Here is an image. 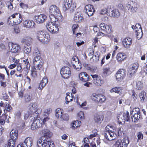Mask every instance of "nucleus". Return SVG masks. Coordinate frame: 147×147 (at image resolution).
Returning <instances> with one entry per match:
<instances>
[{
	"mask_svg": "<svg viewBox=\"0 0 147 147\" xmlns=\"http://www.w3.org/2000/svg\"><path fill=\"white\" fill-rule=\"evenodd\" d=\"M140 114L136 113H131V121L135 123L137 122L139 119L140 118Z\"/></svg>",
	"mask_w": 147,
	"mask_h": 147,
	"instance_id": "30",
	"label": "nucleus"
},
{
	"mask_svg": "<svg viewBox=\"0 0 147 147\" xmlns=\"http://www.w3.org/2000/svg\"><path fill=\"white\" fill-rule=\"evenodd\" d=\"M132 98L134 100L136 101L137 98V95L134 92V91H132Z\"/></svg>",
	"mask_w": 147,
	"mask_h": 147,
	"instance_id": "63",
	"label": "nucleus"
},
{
	"mask_svg": "<svg viewBox=\"0 0 147 147\" xmlns=\"http://www.w3.org/2000/svg\"><path fill=\"white\" fill-rule=\"evenodd\" d=\"M116 59L119 63H121L126 58V55L123 53H119L117 55Z\"/></svg>",
	"mask_w": 147,
	"mask_h": 147,
	"instance_id": "22",
	"label": "nucleus"
},
{
	"mask_svg": "<svg viewBox=\"0 0 147 147\" xmlns=\"http://www.w3.org/2000/svg\"><path fill=\"white\" fill-rule=\"evenodd\" d=\"M22 143L26 147H31L32 145L33 139L30 137H27L25 140L24 143Z\"/></svg>",
	"mask_w": 147,
	"mask_h": 147,
	"instance_id": "25",
	"label": "nucleus"
},
{
	"mask_svg": "<svg viewBox=\"0 0 147 147\" xmlns=\"http://www.w3.org/2000/svg\"><path fill=\"white\" fill-rule=\"evenodd\" d=\"M103 74L105 76L109 75L111 73L109 68H105L103 69Z\"/></svg>",
	"mask_w": 147,
	"mask_h": 147,
	"instance_id": "46",
	"label": "nucleus"
},
{
	"mask_svg": "<svg viewBox=\"0 0 147 147\" xmlns=\"http://www.w3.org/2000/svg\"><path fill=\"white\" fill-rule=\"evenodd\" d=\"M111 9L110 8L108 9H107L106 8L102 9L99 11L100 13V14H107L109 16V13H110Z\"/></svg>",
	"mask_w": 147,
	"mask_h": 147,
	"instance_id": "40",
	"label": "nucleus"
},
{
	"mask_svg": "<svg viewBox=\"0 0 147 147\" xmlns=\"http://www.w3.org/2000/svg\"><path fill=\"white\" fill-rule=\"evenodd\" d=\"M36 22L38 24L44 22L47 19V16L45 15L40 14L35 16L34 18Z\"/></svg>",
	"mask_w": 147,
	"mask_h": 147,
	"instance_id": "15",
	"label": "nucleus"
},
{
	"mask_svg": "<svg viewBox=\"0 0 147 147\" xmlns=\"http://www.w3.org/2000/svg\"><path fill=\"white\" fill-rule=\"evenodd\" d=\"M16 140H14L13 139H10L8 142V145L9 147H14L15 142Z\"/></svg>",
	"mask_w": 147,
	"mask_h": 147,
	"instance_id": "49",
	"label": "nucleus"
},
{
	"mask_svg": "<svg viewBox=\"0 0 147 147\" xmlns=\"http://www.w3.org/2000/svg\"><path fill=\"white\" fill-rule=\"evenodd\" d=\"M125 74L126 71L124 69H122L119 70L116 74V80L121 82L124 78Z\"/></svg>",
	"mask_w": 147,
	"mask_h": 147,
	"instance_id": "13",
	"label": "nucleus"
},
{
	"mask_svg": "<svg viewBox=\"0 0 147 147\" xmlns=\"http://www.w3.org/2000/svg\"><path fill=\"white\" fill-rule=\"evenodd\" d=\"M100 94L93 93L91 96V98L92 100H94L96 102H98Z\"/></svg>",
	"mask_w": 147,
	"mask_h": 147,
	"instance_id": "48",
	"label": "nucleus"
},
{
	"mask_svg": "<svg viewBox=\"0 0 147 147\" xmlns=\"http://www.w3.org/2000/svg\"><path fill=\"white\" fill-rule=\"evenodd\" d=\"M49 12L50 16L51 18L54 17L57 20H59V22H62L63 20V18L61 14V12L59 8L56 5H52L49 8Z\"/></svg>",
	"mask_w": 147,
	"mask_h": 147,
	"instance_id": "2",
	"label": "nucleus"
},
{
	"mask_svg": "<svg viewBox=\"0 0 147 147\" xmlns=\"http://www.w3.org/2000/svg\"><path fill=\"white\" fill-rule=\"evenodd\" d=\"M10 50L12 52H17L18 50V47L16 45H15L14 44L13 45V47L12 49H11Z\"/></svg>",
	"mask_w": 147,
	"mask_h": 147,
	"instance_id": "59",
	"label": "nucleus"
},
{
	"mask_svg": "<svg viewBox=\"0 0 147 147\" xmlns=\"http://www.w3.org/2000/svg\"><path fill=\"white\" fill-rule=\"evenodd\" d=\"M30 66L28 59H26L24 58L19 59V67H20V69L26 68L28 70L29 69Z\"/></svg>",
	"mask_w": 147,
	"mask_h": 147,
	"instance_id": "10",
	"label": "nucleus"
},
{
	"mask_svg": "<svg viewBox=\"0 0 147 147\" xmlns=\"http://www.w3.org/2000/svg\"><path fill=\"white\" fill-rule=\"evenodd\" d=\"M20 123L21 124L19 127V131H20V132H22L25 129V123L24 121H20ZM19 132L20 131H19Z\"/></svg>",
	"mask_w": 147,
	"mask_h": 147,
	"instance_id": "47",
	"label": "nucleus"
},
{
	"mask_svg": "<svg viewBox=\"0 0 147 147\" xmlns=\"http://www.w3.org/2000/svg\"><path fill=\"white\" fill-rule=\"evenodd\" d=\"M129 143L128 138H123V140L119 139L115 141L114 145L115 147H127Z\"/></svg>",
	"mask_w": 147,
	"mask_h": 147,
	"instance_id": "8",
	"label": "nucleus"
},
{
	"mask_svg": "<svg viewBox=\"0 0 147 147\" xmlns=\"http://www.w3.org/2000/svg\"><path fill=\"white\" fill-rule=\"evenodd\" d=\"M138 67V65L137 63H135L132 65L128 70L127 74L129 77L131 78L133 76L134 73L136 72Z\"/></svg>",
	"mask_w": 147,
	"mask_h": 147,
	"instance_id": "17",
	"label": "nucleus"
},
{
	"mask_svg": "<svg viewBox=\"0 0 147 147\" xmlns=\"http://www.w3.org/2000/svg\"><path fill=\"white\" fill-rule=\"evenodd\" d=\"M36 37L40 41L46 44L49 42L50 40V35L45 33L43 30L38 31L37 32Z\"/></svg>",
	"mask_w": 147,
	"mask_h": 147,
	"instance_id": "4",
	"label": "nucleus"
},
{
	"mask_svg": "<svg viewBox=\"0 0 147 147\" xmlns=\"http://www.w3.org/2000/svg\"><path fill=\"white\" fill-rule=\"evenodd\" d=\"M72 0H64L63 4V9L65 11L69 9L70 13L73 12L75 10L76 7V3H74L71 4Z\"/></svg>",
	"mask_w": 147,
	"mask_h": 147,
	"instance_id": "5",
	"label": "nucleus"
},
{
	"mask_svg": "<svg viewBox=\"0 0 147 147\" xmlns=\"http://www.w3.org/2000/svg\"><path fill=\"white\" fill-rule=\"evenodd\" d=\"M31 51V49L30 46H24V51L25 53L26 54L29 53Z\"/></svg>",
	"mask_w": 147,
	"mask_h": 147,
	"instance_id": "51",
	"label": "nucleus"
},
{
	"mask_svg": "<svg viewBox=\"0 0 147 147\" xmlns=\"http://www.w3.org/2000/svg\"><path fill=\"white\" fill-rule=\"evenodd\" d=\"M51 22H49L47 25V27L48 30L52 33L56 34L59 31V29L56 23L57 20L54 17L51 18L50 16Z\"/></svg>",
	"mask_w": 147,
	"mask_h": 147,
	"instance_id": "3",
	"label": "nucleus"
},
{
	"mask_svg": "<svg viewBox=\"0 0 147 147\" xmlns=\"http://www.w3.org/2000/svg\"><path fill=\"white\" fill-rule=\"evenodd\" d=\"M80 80L84 82H87L89 80V77L86 72H82L80 73L78 76Z\"/></svg>",
	"mask_w": 147,
	"mask_h": 147,
	"instance_id": "20",
	"label": "nucleus"
},
{
	"mask_svg": "<svg viewBox=\"0 0 147 147\" xmlns=\"http://www.w3.org/2000/svg\"><path fill=\"white\" fill-rule=\"evenodd\" d=\"M61 118L63 120L65 121H67L69 119L68 115L66 114L63 115Z\"/></svg>",
	"mask_w": 147,
	"mask_h": 147,
	"instance_id": "61",
	"label": "nucleus"
},
{
	"mask_svg": "<svg viewBox=\"0 0 147 147\" xmlns=\"http://www.w3.org/2000/svg\"><path fill=\"white\" fill-rule=\"evenodd\" d=\"M40 53V52L37 48H36L34 49L33 53V55L34 57L39 56Z\"/></svg>",
	"mask_w": 147,
	"mask_h": 147,
	"instance_id": "58",
	"label": "nucleus"
},
{
	"mask_svg": "<svg viewBox=\"0 0 147 147\" xmlns=\"http://www.w3.org/2000/svg\"><path fill=\"white\" fill-rule=\"evenodd\" d=\"M110 131H107L105 132L104 134L105 138L108 140L109 141L111 140H113V139L110 138Z\"/></svg>",
	"mask_w": 147,
	"mask_h": 147,
	"instance_id": "54",
	"label": "nucleus"
},
{
	"mask_svg": "<svg viewBox=\"0 0 147 147\" xmlns=\"http://www.w3.org/2000/svg\"><path fill=\"white\" fill-rule=\"evenodd\" d=\"M78 25L76 24H73L72 26L73 33L74 34H76V31L78 27Z\"/></svg>",
	"mask_w": 147,
	"mask_h": 147,
	"instance_id": "60",
	"label": "nucleus"
},
{
	"mask_svg": "<svg viewBox=\"0 0 147 147\" xmlns=\"http://www.w3.org/2000/svg\"><path fill=\"white\" fill-rule=\"evenodd\" d=\"M99 98L98 99V102H104L106 100V98L105 97L101 94H100Z\"/></svg>",
	"mask_w": 147,
	"mask_h": 147,
	"instance_id": "53",
	"label": "nucleus"
},
{
	"mask_svg": "<svg viewBox=\"0 0 147 147\" xmlns=\"http://www.w3.org/2000/svg\"><path fill=\"white\" fill-rule=\"evenodd\" d=\"M35 117V116L33 117V122L31 126V129L32 130H35L37 128L40 127L43 125L42 124V120L40 118Z\"/></svg>",
	"mask_w": 147,
	"mask_h": 147,
	"instance_id": "6",
	"label": "nucleus"
},
{
	"mask_svg": "<svg viewBox=\"0 0 147 147\" xmlns=\"http://www.w3.org/2000/svg\"><path fill=\"white\" fill-rule=\"evenodd\" d=\"M28 111L32 113L33 115L37 117L38 115L41 113V110L39 109H37L36 105L34 103H30L28 106Z\"/></svg>",
	"mask_w": 147,
	"mask_h": 147,
	"instance_id": "7",
	"label": "nucleus"
},
{
	"mask_svg": "<svg viewBox=\"0 0 147 147\" xmlns=\"http://www.w3.org/2000/svg\"><path fill=\"white\" fill-rule=\"evenodd\" d=\"M103 117L98 114H96L94 117V120L96 122H100L101 121L103 120Z\"/></svg>",
	"mask_w": 147,
	"mask_h": 147,
	"instance_id": "37",
	"label": "nucleus"
},
{
	"mask_svg": "<svg viewBox=\"0 0 147 147\" xmlns=\"http://www.w3.org/2000/svg\"><path fill=\"white\" fill-rule=\"evenodd\" d=\"M55 115L57 118L61 117L63 115L60 109L58 108L56 109L55 112Z\"/></svg>",
	"mask_w": 147,
	"mask_h": 147,
	"instance_id": "44",
	"label": "nucleus"
},
{
	"mask_svg": "<svg viewBox=\"0 0 147 147\" xmlns=\"http://www.w3.org/2000/svg\"><path fill=\"white\" fill-rule=\"evenodd\" d=\"M131 28L135 30V32H136L137 31H138L139 29H142L140 25L139 24H136L135 26H132Z\"/></svg>",
	"mask_w": 147,
	"mask_h": 147,
	"instance_id": "50",
	"label": "nucleus"
},
{
	"mask_svg": "<svg viewBox=\"0 0 147 147\" xmlns=\"http://www.w3.org/2000/svg\"><path fill=\"white\" fill-rule=\"evenodd\" d=\"M13 21L12 26L14 27V32L17 33L18 32V20H13Z\"/></svg>",
	"mask_w": 147,
	"mask_h": 147,
	"instance_id": "34",
	"label": "nucleus"
},
{
	"mask_svg": "<svg viewBox=\"0 0 147 147\" xmlns=\"http://www.w3.org/2000/svg\"><path fill=\"white\" fill-rule=\"evenodd\" d=\"M77 117L79 119H80L82 120L84 119V114L83 112L80 111L78 114Z\"/></svg>",
	"mask_w": 147,
	"mask_h": 147,
	"instance_id": "55",
	"label": "nucleus"
},
{
	"mask_svg": "<svg viewBox=\"0 0 147 147\" xmlns=\"http://www.w3.org/2000/svg\"><path fill=\"white\" fill-rule=\"evenodd\" d=\"M48 80L45 77H44L41 81L38 89L40 90H41L48 83Z\"/></svg>",
	"mask_w": 147,
	"mask_h": 147,
	"instance_id": "28",
	"label": "nucleus"
},
{
	"mask_svg": "<svg viewBox=\"0 0 147 147\" xmlns=\"http://www.w3.org/2000/svg\"><path fill=\"white\" fill-rule=\"evenodd\" d=\"M137 135L138 138L137 142H138L140 140L143 139V135L142 133L139 132L137 133Z\"/></svg>",
	"mask_w": 147,
	"mask_h": 147,
	"instance_id": "56",
	"label": "nucleus"
},
{
	"mask_svg": "<svg viewBox=\"0 0 147 147\" xmlns=\"http://www.w3.org/2000/svg\"><path fill=\"white\" fill-rule=\"evenodd\" d=\"M110 12L109 13V16L111 17L117 18L120 15V12L118 9H114L113 10L111 9Z\"/></svg>",
	"mask_w": 147,
	"mask_h": 147,
	"instance_id": "29",
	"label": "nucleus"
},
{
	"mask_svg": "<svg viewBox=\"0 0 147 147\" xmlns=\"http://www.w3.org/2000/svg\"><path fill=\"white\" fill-rule=\"evenodd\" d=\"M74 19L76 22H80L84 20V18L82 14L79 12H77L74 14Z\"/></svg>",
	"mask_w": 147,
	"mask_h": 147,
	"instance_id": "19",
	"label": "nucleus"
},
{
	"mask_svg": "<svg viewBox=\"0 0 147 147\" xmlns=\"http://www.w3.org/2000/svg\"><path fill=\"white\" fill-rule=\"evenodd\" d=\"M123 121H128L130 120L129 115V112L127 111L126 113H124L122 115V118L121 117L120 118Z\"/></svg>",
	"mask_w": 147,
	"mask_h": 147,
	"instance_id": "33",
	"label": "nucleus"
},
{
	"mask_svg": "<svg viewBox=\"0 0 147 147\" xmlns=\"http://www.w3.org/2000/svg\"><path fill=\"white\" fill-rule=\"evenodd\" d=\"M60 74L61 77L64 79H67L71 76L70 69L67 66H64L61 69Z\"/></svg>",
	"mask_w": 147,
	"mask_h": 147,
	"instance_id": "9",
	"label": "nucleus"
},
{
	"mask_svg": "<svg viewBox=\"0 0 147 147\" xmlns=\"http://www.w3.org/2000/svg\"><path fill=\"white\" fill-rule=\"evenodd\" d=\"M140 110L139 108H135L133 110L132 113H136L140 114Z\"/></svg>",
	"mask_w": 147,
	"mask_h": 147,
	"instance_id": "62",
	"label": "nucleus"
},
{
	"mask_svg": "<svg viewBox=\"0 0 147 147\" xmlns=\"http://www.w3.org/2000/svg\"><path fill=\"white\" fill-rule=\"evenodd\" d=\"M146 93L144 91H142L139 94V97L140 99V101L144 102L146 100Z\"/></svg>",
	"mask_w": 147,
	"mask_h": 147,
	"instance_id": "35",
	"label": "nucleus"
},
{
	"mask_svg": "<svg viewBox=\"0 0 147 147\" xmlns=\"http://www.w3.org/2000/svg\"><path fill=\"white\" fill-rule=\"evenodd\" d=\"M42 68L41 65H38L33 67L32 68L30 76L33 78L36 77L38 73L42 70Z\"/></svg>",
	"mask_w": 147,
	"mask_h": 147,
	"instance_id": "11",
	"label": "nucleus"
},
{
	"mask_svg": "<svg viewBox=\"0 0 147 147\" xmlns=\"http://www.w3.org/2000/svg\"><path fill=\"white\" fill-rule=\"evenodd\" d=\"M18 131L16 129H13L10 133V138L16 140L18 138Z\"/></svg>",
	"mask_w": 147,
	"mask_h": 147,
	"instance_id": "27",
	"label": "nucleus"
},
{
	"mask_svg": "<svg viewBox=\"0 0 147 147\" xmlns=\"http://www.w3.org/2000/svg\"><path fill=\"white\" fill-rule=\"evenodd\" d=\"M34 24L35 23L33 21L30 20H25L23 22L24 26L26 28H32L34 26Z\"/></svg>",
	"mask_w": 147,
	"mask_h": 147,
	"instance_id": "21",
	"label": "nucleus"
},
{
	"mask_svg": "<svg viewBox=\"0 0 147 147\" xmlns=\"http://www.w3.org/2000/svg\"><path fill=\"white\" fill-rule=\"evenodd\" d=\"M97 129H94L93 131V133L90 134V135L88 136V138L89 139H91L93 137H96L97 135Z\"/></svg>",
	"mask_w": 147,
	"mask_h": 147,
	"instance_id": "52",
	"label": "nucleus"
},
{
	"mask_svg": "<svg viewBox=\"0 0 147 147\" xmlns=\"http://www.w3.org/2000/svg\"><path fill=\"white\" fill-rule=\"evenodd\" d=\"M80 123L78 121H74L73 123V127L75 129L79 126H80Z\"/></svg>",
	"mask_w": 147,
	"mask_h": 147,
	"instance_id": "57",
	"label": "nucleus"
},
{
	"mask_svg": "<svg viewBox=\"0 0 147 147\" xmlns=\"http://www.w3.org/2000/svg\"><path fill=\"white\" fill-rule=\"evenodd\" d=\"M20 7L23 9H26L28 7V5L23 3H21L20 4Z\"/></svg>",
	"mask_w": 147,
	"mask_h": 147,
	"instance_id": "64",
	"label": "nucleus"
},
{
	"mask_svg": "<svg viewBox=\"0 0 147 147\" xmlns=\"http://www.w3.org/2000/svg\"><path fill=\"white\" fill-rule=\"evenodd\" d=\"M32 38L29 37H27L25 38L23 40L24 43H25L27 46H30L32 42Z\"/></svg>",
	"mask_w": 147,
	"mask_h": 147,
	"instance_id": "39",
	"label": "nucleus"
},
{
	"mask_svg": "<svg viewBox=\"0 0 147 147\" xmlns=\"http://www.w3.org/2000/svg\"><path fill=\"white\" fill-rule=\"evenodd\" d=\"M122 88L120 87H115L112 88L110 90L111 92H115L116 93H119L121 92V90L122 89Z\"/></svg>",
	"mask_w": 147,
	"mask_h": 147,
	"instance_id": "41",
	"label": "nucleus"
},
{
	"mask_svg": "<svg viewBox=\"0 0 147 147\" xmlns=\"http://www.w3.org/2000/svg\"><path fill=\"white\" fill-rule=\"evenodd\" d=\"M143 84L141 81H137L136 84V88L138 90H141L143 88Z\"/></svg>",
	"mask_w": 147,
	"mask_h": 147,
	"instance_id": "45",
	"label": "nucleus"
},
{
	"mask_svg": "<svg viewBox=\"0 0 147 147\" xmlns=\"http://www.w3.org/2000/svg\"><path fill=\"white\" fill-rule=\"evenodd\" d=\"M136 35V37L139 40L142 38L143 36V32L142 29H139L138 31L135 32Z\"/></svg>",
	"mask_w": 147,
	"mask_h": 147,
	"instance_id": "38",
	"label": "nucleus"
},
{
	"mask_svg": "<svg viewBox=\"0 0 147 147\" xmlns=\"http://www.w3.org/2000/svg\"><path fill=\"white\" fill-rule=\"evenodd\" d=\"M100 53L99 52H96L94 54V56H93L90 58V60L92 62H97L99 59Z\"/></svg>",
	"mask_w": 147,
	"mask_h": 147,
	"instance_id": "32",
	"label": "nucleus"
},
{
	"mask_svg": "<svg viewBox=\"0 0 147 147\" xmlns=\"http://www.w3.org/2000/svg\"><path fill=\"white\" fill-rule=\"evenodd\" d=\"M42 131L44 136L38 140V147H54V144L51 142V134L49 131L47 129H43Z\"/></svg>",
	"mask_w": 147,
	"mask_h": 147,
	"instance_id": "1",
	"label": "nucleus"
},
{
	"mask_svg": "<svg viewBox=\"0 0 147 147\" xmlns=\"http://www.w3.org/2000/svg\"><path fill=\"white\" fill-rule=\"evenodd\" d=\"M93 81L95 84L97 86H101L104 83V81L101 79L100 77L97 74L91 75Z\"/></svg>",
	"mask_w": 147,
	"mask_h": 147,
	"instance_id": "14",
	"label": "nucleus"
},
{
	"mask_svg": "<svg viewBox=\"0 0 147 147\" xmlns=\"http://www.w3.org/2000/svg\"><path fill=\"white\" fill-rule=\"evenodd\" d=\"M84 10L86 14L89 16H92L95 11L93 5H86L85 7Z\"/></svg>",
	"mask_w": 147,
	"mask_h": 147,
	"instance_id": "16",
	"label": "nucleus"
},
{
	"mask_svg": "<svg viewBox=\"0 0 147 147\" xmlns=\"http://www.w3.org/2000/svg\"><path fill=\"white\" fill-rule=\"evenodd\" d=\"M66 95L65 99L66 101V104H68L69 102L73 100V95L71 93L68 92L66 94Z\"/></svg>",
	"mask_w": 147,
	"mask_h": 147,
	"instance_id": "31",
	"label": "nucleus"
},
{
	"mask_svg": "<svg viewBox=\"0 0 147 147\" xmlns=\"http://www.w3.org/2000/svg\"><path fill=\"white\" fill-rule=\"evenodd\" d=\"M32 98V94L29 92L26 94L24 97V99L26 102H27L30 101Z\"/></svg>",
	"mask_w": 147,
	"mask_h": 147,
	"instance_id": "42",
	"label": "nucleus"
},
{
	"mask_svg": "<svg viewBox=\"0 0 147 147\" xmlns=\"http://www.w3.org/2000/svg\"><path fill=\"white\" fill-rule=\"evenodd\" d=\"M34 115H33V114L31 112H30V111L28 110L27 112H26V113H25L24 115V119H27L30 116V117H31V119L32 120V119H33V117Z\"/></svg>",
	"mask_w": 147,
	"mask_h": 147,
	"instance_id": "43",
	"label": "nucleus"
},
{
	"mask_svg": "<svg viewBox=\"0 0 147 147\" xmlns=\"http://www.w3.org/2000/svg\"><path fill=\"white\" fill-rule=\"evenodd\" d=\"M99 26L102 30L107 33L110 34L113 31L112 27L111 25L101 23L100 24Z\"/></svg>",
	"mask_w": 147,
	"mask_h": 147,
	"instance_id": "12",
	"label": "nucleus"
},
{
	"mask_svg": "<svg viewBox=\"0 0 147 147\" xmlns=\"http://www.w3.org/2000/svg\"><path fill=\"white\" fill-rule=\"evenodd\" d=\"M3 107L5 108L4 110L5 114V111L11 112L12 111V108L11 105L7 102L5 103Z\"/></svg>",
	"mask_w": 147,
	"mask_h": 147,
	"instance_id": "36",
	"label": "nucleus"
},
{
	"mask_svg": "<svg viewBox=\"0 0 147 147\" xmlns=\"http://www.w3.org/2000/svg\"><path fill=\"white\" fill-rule=\"evenodd\" d=\"M42 59L40 56H39L34 57L33 59V63L34 65H40L42 66Z\"/></svg>",
	"mask_w": 147,
	"mask_h": 147,
	"instance_id": "26",
	"label": "nucleus"
},
{
	"mask_svg": "<svg viewBox=\"0 0 147 147\" xmlns=\"http://www.w3.org/2000/svg\"><path fill=\"white\" fill-rule=\"evenodd\" d=\"M71 63L72 67L77 71H79L81 68L80 64L78 58L73 57L72 59Z\"/></svg>",
	"mask_w": 147,
	"mask_h": 147,
	"instance_id": "18",
	"label": "nucleus"
},
{
	"mask_svg": "<svg viewBox=\"0 0 147 147\" xmlns=\"http://www.w3.org/2000/svg\"><path fill=\"white\" fill-rule=\"evenodd\" d=\"M126 6L128 9L131 11L134 12L137 10V8L134 6V3L132 1H130L126 4Z\"/></svg>",
	"mask_w": 147,
	"mask_h": 147,
	"instance_id": "23",
	"label": "nucleus"
},
{
	"mask_svg": "<svg viewBox=\"0 0 147 147\" xmlns=\"http://www.w3.org/2000/svg\"><path fill=\"white\" fill-rule=\"evenodd\" d=\"M131 41L132 39L130 38H127L124 39L123 41L124 47L127 49L129 48L131 44Z\"/></svg>",
	"mask_w": 147,
	"mask_h": 147,
	"instance_id": "24",
	"label": "nucleus"
}]
</instances>
